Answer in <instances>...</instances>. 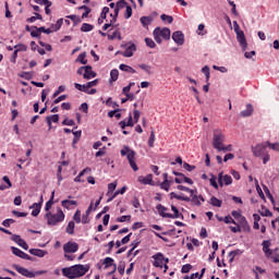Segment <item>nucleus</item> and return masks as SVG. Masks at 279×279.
<instances>
[{
	"label": "nucleus",
	"mask_w": 279,
	"mask_h": 279,
	"mask_svg": "<svg viewBox=\"0 0 279 279\" xmlns=\"http://www.w3.org/2000/svg\"><path fill=\"white\" fill-rule=\"evenodd\" d=\"M90 266L77 264L71 267L62 268V276L69 279L82 278V276H86Z\"/></svg>",
	"instance_id": "1"
},
{
	"label": "nucleus",
	"mask_w": 279,
	"mask_h": 279,
	"mask_svg": "<svg viewBox=\"0 0 279 279\" xmlns=\"http://www.w3.org/2000/svg\"><path fill=\"white\" fill-rule=\"evenodd\" d=\"M64 211H62V208L60 207H58L56 214L48 211L45 215V219H47L48 226H58V223H62V221H64Z\"/></svg>",
	"instance_id": "2"
},
{
	"label": "nucleus",
	"mask_w": 279,
	"mask_h": 279,
	"mask_svg": "<svg viewBox=\"0 0 279 279\" xmlns=\"http://www.w3.org/2000/svg\"><path fill=\"white\" fill-rule=\"evenodd\" d=\"M121 156H126V160L133 171H138V166L136 165V151L132 150L130 146H123L120 150Z\"/></svg>",
	"instance_id": "3"
},
{
	"label": "nucleus",
	"mask_w": 279,
	"mask_h": 279,
	"mask_svg": "<svg viewBox=\"0 0 279 279\" xmlns=\"http://www.w3.org/2000/svg\"><path fill=\"white\" fill-rule=\"evenodd\" d=\"M153 36L156 43H158V45H161L162 38L163 40H169L171 38V29H169L168 27L166 28L156 27L153 32Z\"/></svg>",
	"instance_id": "4"
},
{
	"label": "nucleus",
	"mask_w": 279,
	"mask_h": 279,
	"mask_svg": "<svg viewBox=\"0 0 279 279\" xmlns=\"http://www.w3.org/2000/svg\"><path fill=\"white\" fill-rule=\"evenodd\" d=\"M223 143H226V135H223V133L220 130H215L213 140L214 149H217V151H221Z\"/></svg>",
	"instance_id": "5"
},
{
	"label": "nucleus",
	"mask_w": 279,
	"mask_h": 279,
	"mask_svg": "<svg viewBox=\"0 0 279 279\" xmlns=\"http://www.w3.org/2000/svg\"><path fill=\"white\" fill-rule=\"evenodd\" d=\"M253 156L256 158H260V156H265L267 153L266 142L264 144H257L255 147H252Z\"/></svg>",
	"instance_id": "6"
},
{
	"label": "nucleus",
	"mask_w": 279,
	"mask_h": 279,
	"mask_svg": "<svg viewBox=\"0 0 279 279\" xmlns=\"http://www.w3.org/2000/svg\"><path fill=\"white\" fill-rule=\"evenodd\" d=\"M13 269H15L17 274H21V276H24L25 278H36V275L25 267L13 265Z\"/></svg>",
	"instance_id": "7"
},
{
	"label": "nucleus",
	"mask_w": 279,
	"mask_h": 279,
	"mask_svg": "<svg viewBox=\"0 0 279 279\" xmlns=\"http://www.w3.org/2000/svg\"><path fill=\"white\" fill-rule=\"evenodd\" d=\"M80 250V245L76 242H68L63 245V252L65 254H75Z\"/></svg>",
	"instance_id": "8"
},
{
	"label": "nucleus",
	"mask_w": 279,
	"mask_h": 279,
	"mask_svg": "<svg viewBox=\"0 0 279 279\" xmlns=\"http://www.w3.org/2000/svg\"><path fill=\"white\" fill-rule=\"evenodd\" d=\"M218 184L219 186H223V184H226V186H230V184H232V177H230V174L223 175V172H220L218 174Z\"/></svg>",
	"instance_id": "9"
},
{
	"label": "nucleus",
	"mask_w": 279,
	"mask_h": 279,
	"mask_svg": "<svg viewBox=\"0 0 279 279\" xmlns=\"http://www.w3.org/2000/svg\"><path fill=\"white\" fill-rule=\"evenodd\" d=\"M134 51H136V46L134 44H126L125 50L120 53L123 58H132V56H134Z\"/></svg>",
	"instance_id": "10"
},
{
	"label": "nucleus",
	"mask_w": 279,
	"mask_h": 279,
	"mask_svg": "<svg viewBox=\"0 0 279 279\" xmlns=\"http://www.w3.org/2000/svg\"><path fill=\"white\" fill-rule=\"evenodd\" d=\"M11 251H12V254H14V256H19V258H23L24 260H32V256H29L27 253L21 251V248L16 247V246H12Z\"/></svg>",
	"instance_id": "11"
},
{
	"label": "nucleus",
	"mask_w": 279,
	"mask_h": 279,
	"mask_svg": "<svg viewBox=\"0 0 279 279\" xmlns=\"http://www.w3.org/2000/svg\"><path fill=\"white\" fill-rule=\"evenodd\" d=\"M236 34V40L240 43V47L245 51L247 49V39H245V33L243 31H238Z\"/></svg>",
	"instance_id": "12"
},
{
	"label": "nucleus",
	"mask_w": 279,
	"mask_h": 279,
	"mask_svg": "<svg viewBox=\"0 0 279 279\" xmlns=\"http://www.w3.org/2000/svg\"><path fill=\"white\" fill-rule=\"evenodd\" d=\"M172 40L181 47L184 45V33L182 31H177L172 34Z\"/></svg>",
	"instance_id": "13"
},
{
	"label": "nucleus",
	"mask_w": 279,
	"mask_h": 279,
	"mask_svg": "<svg viewBox=\"0 0 279 279\" xmlns=\"http://www.w3.org/2000/svg\"><path fill=\"white\" fill-rule=\"evenodd\" d=\"M153 259L154 267H159L160 269H162V263H165V255L162 253H156L155 255H153Z\"/></svg>",
	"instance_id": "14"
},
{
	"label": "nucleus",
	"mask_w": 279,
	"mask_h": 279,
	"mask_svg": "<svg viewBox=\"0 0 279 279\" xmlns=\"http://www.w3.org/2000/svg\"><path fill=\"white\" fill-rule=\"evenodd\" d=\"M12 241H14V243L20 245V247H22L23 250H29V245L27 244V242H25V240L21 238V235H12Z\"/></svg>",
	"instance_id": "15"
},
{
	"label": "nucleus",
	"mask_w": 279,
	"mask_h": 279,
	"mask_svg": "<svg viewBox=\"0 0 279 279\" xmlns=\"http://www.w3.org/2000/svg\"><path fill=\"white\" fill-rule=\"evenodd\" d=\"M84 80H93V77H97V73L93 71V66L85 65V73H83Z\"/></svg>",
	"instance_id": "16"
},
{
	"label": "nucleus",
	"mask_w": 279,
	"mask_h": 279,
	"mask_svg": "<svg viewBox=\"0 0 279 279\" xmlns=\"http://www.w3.org/2000/svg\"><path fill=\"white\" fill-rule=\"evenodd\" d=\"M157 213L160 217H163V219H169L171 217V214L167 213L168 208L165 207L162 204H158L156 206Z\"/></svg>",
	"instance_id": "17"
},
{
	"label": "nucleus",
	"mask_w": 279,
	"mask_h": 279,
	"mask_svg": "<svg viewBox=\"0 0 279 279\" xmlns=\"http://www.w3.org/2000/svg\"><path fill=\"white\" fill-rule=\"evenodd\" d=\"M191 201L194 206H202V202L204 201V196L197 195V190L194 191L193 195H191Z\"/></svg>",
	"instance_id": "18"
},
{
	"label": "nucleus",
	"mask_w": 279,
	"mask_h": 279,
	"mask_svg": "<svg viewBox=\"0 0 279 279\" xmlns=\"http://www.w3.org/2000/svg\"><path fill=\"white\" fill-rule=\"evenodd\" d=\"M240 227L242 228L243 232H251L252 227H250V223L247 222V219L243 216L240 217L238 220Z\"/></svg>",
	"instance_id": "19"
},
{
	"label": "nucleus",
	"mask_w": 279,
	"mask_h": 279,
	"mask_svg": "<svg viewBox=\"0 0 279 279\" xmlns=\"http://www.w3.org/2000/svg\"><path fill=\"white\" fill-rule=\"evenodd\" d=\"M138 182L141 184H149L150 186H154V175L153 174H147L146 177H138Z\"/></svg>",
	"instance_id": "20"
},
{
	"label": "nucleus",
	"mask_w": 279,
	"mask_h": 279,
	"mask_svg": "<svg viewBox=\"0 0 279 279\" xmlns=\"http://www.w3.org/2000/svg\"><path fill=\"white\" fill-rule=\"evenodd\" d=\"M29 254H32L33 256H37L38 258H45L48 252L40 248H31Z\"/></svg>",
	"instance_id": "21"
},
{
	"label": "nucleus",
	"mask_w": 279,
	"mask_h": 279,
	"mask_svg": "<svg viewBox=\"0 0 279 279\" xmlns=\"http://www.w3.org/2000/svg\"><path fill=\"white\" fill-rule=\"evenodd\" d=\"M119 16V9H114V16L113 19H111L109 21V23H106L104 26H102V29L104 32H106L109 27H112L114 25V23H117V19Z\"/></svg>",
	"instance_id": "22"
},
{
	"label": "nucleus",
	"mask_w": 279,
	"mask_h": 279,
	"mask_svg": "<svg viewBox=\"0 0 279 279\" xmlns=\"http://www.w3.org/2000/svg\"><path fill=\"white\" fill-rule=\"evenodd\" d=\"M29 208H33L32 217H38L41 210V203H34Z\"/></svg>",
	"instance_id": "23"
},
{
	"label": "nucleus",
	"mask_w": 279,
	"mask_h": 279,
	"mask_svg": "<svg viewBox=\"0 0 279 279\" xmlns=\"http://www.w3.org/2000/svg\"><path fill=\"white\" fill-rule=\"evenodd\" d=\"M262 245L264 254H266V256H271L272 252L269 248L271 246V242L269 240H265Z\"/></svg>",
	"instance_id": "24"
},
{
	"label": "nucleus",
	"mask_w": 279,
	"mask_h": 279,
	"mask_svg": "<svg viewBox=\"0 0 279 279\" xmlns=\"http://www.w3.org/2000/svg\"><path fill=\"white\" fill-rule=\"evenodd\" d=\"M254 112V107L252 105H246V109L240 112V117H252Z\"/></svg>",
	"instance_id": "25"
},
{
	"label": "nucleus",
	"mask_w": 279,
	"mask_h": 279,
	"mask_svg": "<svg viewBox=\"0 0 279 279\" xmlns=\"http://www.w3.org/2000/svg\"><path fill=\"white\" fill-rule=\"evenodd\" d=\"M171 199H179L180 202H191V197L178 195L175 192L170 193Z\"/></svg>",
	"instance_id": "26"
},
{
	"label": "nucleus",
	"mask_w": 279,
	"mask_h": 279,
	"mask_svg": "<svg viewBox=\"0 0 279 279\" xmlns=\"http://www.w3.org/2000/svg\"><path fill=\"white\" fill-rule=\"evenodd\" d=\"M171 210L173 214H171V217L169 219H180V217H183L180 210H178V207L174 205H171Z\"/></svg>",
	"instance_id": "27"
},
{
	"label": "nucleus",
	"mask_w": 279,
	"mask_h": 279,
	"mask_svg": "<svg viewBox=\"0 0 279 279\" xmlns=\"http://www.w3.org/2000/svg\"><path fill=\"white\" fill-rule=\"evenodd\" d=\"M74 88H76V90H80L81 93H86V94L88 93V89H89L88 83H86L85 85H82L80 83H75Z\"/></svg>",
	"instance_id": "28"
},
{
	"label": "nucleus",
	"mask_w": 279,
	"mask_h": 279,
	"mask_svg": "<svg viewBox=\"0 0 279 279\" xmlns=\"http://www.w3.org/2000/svg\"><path fill=\"white\" fill-rule=\"evenodd\" d=\"M61 205L63 206V208H71V206H77V201H69V199H64L61 202Z\"/></svg>",
	"instance_id": "29"
},
{
	"label": "nucleus",
	"mask_w": 279,
	"mask_h": 279,
	"mask_svg": "<svg viewBox=\"0 0 279 279\" xmlns=\"http://www.w3.org/2000/svg\"><path fill=\"white\" fill-rule=\"evenodd\" d=\"M120 71H124L125 73H136V70H134L132 66L128 64H120L119 65Z\"/></svg>",
	"instance_id": "30"
},
{
	"label": "nucleus",
	"mask_w": 279,
	"mask_h": 279,
	"mask_svg": "<svg viewBox=\"0 0 279 279\" xmlns=\"http://www.w3.org/2000/svg\"><path fill=\"white\" fill-rule=\"evenodd\" d=\"M117 80H119V70L113 69L110 72V80H109V82H110V84H112V82H117Z\"/></svg>",
	"instance_id": "31"
},
{
	"label": "nucleus",
	"mask_w": 279,
	"mask_h": 279,
	"mask_svg": "<svg viewBox=\"0 0 279 279\" xmlns=\"http://www.w3.org/2000/svg\"><path fill=\"white\" fill-rule=\"evenodd\" d=\"M209 204H210L211 206H215L216 208H221L222 202H221V199H219V198L213 196V197L210 198V201H209Z\"/></svg>",
	"instance_id": "32"
},
{
	"label": "nucleus",
	"mask_w": 279,
	"mask_h": 279,
	"mask_svg": "<svg viewBox=\"0 0 279 279\" xmlns=\"http://www.w3.org/2000/svg\"><path fill=\"white\" fill-rule=\"evenodd\" d=\"M54 196H56V192H52L50 199L46 203V206H45L46 213H49V210H51V206H53V197Z\"/></svg>",
	"instance_id": "33"
},
{
	"label": "nucleus",
	"mask_w": 279,
	"mask_h": 279,
	"mask_svg": "<svg viewBox=\"0 0 279 279\" xmlns=\"http://www.w3.org/2000/svg\"><path fill=\"white\" fill-rule=\"evenodd\" d=\"M65 232H66L68 234H75V222H74V221H70V222L68 223V227H66V229H65Z\"/></svg>",
	"instance_id": "34"
},
{
	"label": "nucleus",
	"mask_w": 279,
	"mask_h": 279,
	"mask_svg": "<svg viewBox=\"0 0 279 279\" xmlns=\"http://www.w3.org/2000/svg\"><path fill=\"white\" fill-rule=\"evenodd\" d=\"M107 36H108V40H116V38H118V40H122L123 39L121 37V32H119V31H116L111 35H107Z\"/></svg>",
	"instance_id": "35"
},
{
	"label": "nucleus",
	"mask_w": 279,
	"mask_h": 279,
	"mask_svg": "<svg viewBox=\"0 0 279 279\" xmlns=\"http://www.w3.org/2000/svg\"><path fill=\"white\" fill-rule=\"evenodd\" d=\"M104 265H105V269H108V267H114V259H112L111 257H106L104 259Z\"/></svg>",
	"instance_id": "36"
},
{
	"label": "nucleus",
	"mask_w": 279,
	"mask_h": 279,
	"mask_svg": "<svg viewBox=\"0 0 279 279\" xmlns=\"http://www.w3.org/2000/svg\"><path fill=\"white\" fill-rule=\"evenodd\" d=\"M140 21H141L143 27H147L151 23L153 19H151V16H142L140 19Z\"/></svg>",
	"instance_id": "37"
},
{
	"label": "nucleus",
	"mask_w": 279,
	"mask_h": 279,
	"mask_svg": "<svg viewBox=\"0 0 279 279\" xmlns=\"http://www.w3.org/2000/svg\"><path fill=\"white\" fill-rule=\"evenodd\" d=\"M75 62H81V64H88V60H86V52L78 54Z\"/></svg>",
	"instance_id": "38"
},
{
	"label": "nucleus",
	"mask_w": 279,
	"mask_h": 279,
	"mask_svg": "<svg viewBox=\"0 0 279 279\" xmlns=\"http://www.w3.org/2000/svg\"><path fill=\"white\" fill-rule=\"evenodd\" d=\"M202 73H204L205 77H206V82L208 83L210 80V68L208 65H205L202 69Z\"/></svg>",
	"instance_id": "39"
},
{
	"label": "nucleus",
	"mask_w": 279,
	"mask_h": 279,
	"mask_svg": "<svg viewBox=\"0 0 279 279\" xmlns=\"http://www.w3.org/2000/svg\"><path fill=\"white\" fill-rule=\"evenodd\" d=\"M117 190V181L109 183L108 184V192H107V196H110L111 193H114V191Z\"/></svg>",
	"instance_id": "40"
},
{
	"label": "nucleus",
	"mask_w": 279,
	"mask_h": 279,
	"mask_svg": "<svg viewBox=\"0 0 279 279\" xmlns=\"http://www.w3.org/2000/svg\"><path fill=\"white\" fill-rule=\"evenodd\" d=\"M33 29L35 31L31 32L32 38H40V27L33 26Z\"/></svg>",
	"instance_id": "41"
},
{
	"label": "nucleus",
	"mask_w": 279,
	"mask_h": 279,
	"mask_svg": "<svg viewBox=\"0 0 279 279\" xmlns=\"http://www.w3.org/2000/svg\"><path fill=\"white\" fill-rule=\"evenodd\" d=\"M94 26L88 23H83L81 26V32H93Z\"/></svg>",
	"instance_id": "42"
},
{
	"label": "nucleus",
	"mask_w": 279,
	"mask_h": 279,
	"mask_svg": "<svg viewBox=\"0 0 279 279\" xmlns=\"http://www.w3.org/2000/svg\"><path fill=\"white\" fill-rule=\"evenodd\" d=\"M123 8H128V2H125V0L118 1V3L116 4V10H118V14L119 10H123Z\"/></svg>",
	"instance_id": "43"
},
{
	"label": "nucleus",
	"mask_w": 279,
	"mask_h": 279,
	"mask_svg": "<svg viewBox=\"0 0 279 279\" xmlns=\"http://www.w3.org/2000/svg\"><path fill=\"white\" fill-rule=\"evenodd\" d=\"M43 3H44V5H46V8H45L46 14H48V15L51 14V9H49L52 5L51 1L43 0Z\"/></svg>",
	"instance_id": "44"
},
{
	"label": "nucleus",
	"mask_w": 279,
	"mask_h": 279,
	"mask_svg": "<svg viewBox=\"0 0 279 279\" xmlns=\"http://www.w3.org/2000/svg\"><path fill=\"white\" fill-rule=\"evenodd\" d=\"M73 219L76 223H82V211L80 209L75 211Z\"/></svg>",
	"instance_id": "45"
},
{
	"label": "nucleus",
	"mask_w": 279,
	"mask_h": 279,
	"mask_svg": "<svg viewBox=\"0 0 279 279\" xmlns=\"http://www.w3.org/2000/svg\"><path fill=\"white\" fill-rule=\"evenodd\" d=\"M178 191H185V193H190V195H193L195 193V190H191L190 187H186L184 185H178Z\"/></svg>",
	"instance_id": "46"
},
{
	"label": "nucleus",
	"mask_w": 279,
	"mask_h": 279,
	"mask_svg": "<svg viewBox=\"0 0 279 279\" xmlns=\"http://www.w3.org/2000/svg\"><path fill=\"white\" fill-rule=\"evenodd\" d=\"M266 145H267V147H269L274 151H279V143L271 144L269 141H267Z\"/></svg>",
	"instance_id": "47"
},
{
	"label": "nucleus",
	"mask_w": 279,
	"mask_h": 279,
	"mask_svg": "<svg viewBox=\"0 0 279 279\" xmlns=\"http://www.w3.org/2000/svg\"><path fill=\"white\" fill-rule=\"evenodd\" d=\"M145 43L150 49H156V43L154 41V39L146 37Z\"/></svg>",
	"instance_id": "48"
},
{
	"label": "nucleus",
	"mask_w": 279,
	"mask_h": 279,
	"mask_svg": "<svg viewBox=\"0 0 279 279\" xmlns=\"http://www.w3.org/2000/svg\"><path fill=\"white\" fill-rule=\"evenodd\" d=\"M156 142V134L154 131L150 132V136L148 138V146L154 147V143Z\"/></svg>",
	"instance_id": "49"
},
{
	"label": "nucleus",
	"mask_w": 279,
	"mask_h": 279,
	"mask_svg": "<svg viewBox=\"0 0 279 279\" xmlns=\"http://www.w3.org/2000/svg\"><path fill=\"white\" fill-rule=\"evenodd\" d=\"M64 90H66V87L64 85H60L58 89L53 93L52 97L56 99V97H58L60 93H64Z\"/></svg>",
	"instance_id": "50"
},
{
	"label": "nucleus",
	"mask_w": 279,
	"mask_h": 279,
	"mask_svg": "<svg viewBox=\"0 0 279 279\" xmlns=\"http://www.w3.org/2000/svg\"><path fill=\"white\" fill-rule=\"evenodd\" d=\"M193 269V266L191 264H185L182 266L181 268V272L182 274H189V271H191Z\"/></svg>",
	"instance_id": "51"
},
{
	"label": "nucleus",
	"mask_w": 279,
	"mask_h": 279,
	"mask_svg": "<svg viewBox=\"0 0 279 279\" xmlns=\"http://www.w3.org/2000/svg\"><path fill=\"white\" fill-rule=\"evenodd\" d=\"M160 19H161V21H167V23H169L170 25H171V23H173V16H171V15L161 14Z\"/></svg>",
	"instance_id": "52"
},
{
	"label": "nucleus",
	"mask_w": 279,
	"mask_h": 279,
	"mask_svg": "<svg viewBox=\"0 0 279 279\" xmlns=\"http://www.w3.org/2000/svg\"><path fill=\"white\" fill-rule=\"evenodd\" d=\"M132 220V216L128 215V216H121L117 219V221L119 223H124V221H131Z\"/></svg>",
	"instance_id": "53"
},
{
	"label": "nucleus",
	"mask_w": 279,
	"mask_h": 279,
	"mask_svg": "<svg viewBox=\"0 0 279 279\" xmlns=\"http://www.w3.org/2000/svg\"><path fill=\"white\" fill-rule=\"evenodd\" d=\"M13 49H15L17 52L19 51H27V46H25L24 44H19V45H15L13 47Z\"/></svg>",
	"instance_id": "54"
},
{
	"label": "nucleus",
	"mask_w": 279,
	"mask_h": 279,
	"mask_svg": "<svg viewBox=\"0 0 279 279\" xmlns=\"http://www.w3.org/2000/svg\"><path fill=\"white\" fill-rule=\"evenodd\" d=\"M160 189H162V191L169 192V189H171V185H170L169 181L161 182L160 183Z\"/></svg>",
	"instance_id": "55"
},
{
	"label": "nucleus",
	"mask_w": 279,
	"mask_h": 279,
	"mask_svg": "<svg viewBox=\"0 0 279 279\" xmlns=\"http://www.w3.org/2000/svg\"><path fill=\"white\" fill-rule=\"evenodd\" d=\"M46 119H49L51 123H58V121H60V116L59 114L48 116Z\"/></svg>",
	"instance_id": "56"
},
{
	"label": "nucleus",
	"mask_w": 279,
	"mask_h": 279,
	"mask_svg": "<svg viewBox=\"0 0 279 279\" xmlns=\"http://www.w3.org/2000/svg\"><path fill=\"white\" fill-rule=\"evenodd\" d=\"M138 66L142 69V71H145V73L151 74V66H149L145 63H142Z\"/></svg>",
	"instance_id": "57"
},
{
	"label": "nucleus",
	"mask_w": 279,
	"mask_h": 279,
	"mask_svg": "<svg viewBox=\"0 0 279 279\" xmlns=\"http://www.w3.org/2000/svg\"><path fill=\"white\" fill-rule=\"evenodd\" d=\"M210 185L214 186V189H219V184H217V177L216 175H211V178L209 179Z\"/></svg>",
	"instance_id": "58"
},
{
	"label": "nucleus",
	"mask_w": 279,
	"mask_h": 279,
	"mask_svg": "<svg viewBox=\"0 0 279 279\" xmlns=\"http://www.w3.org/2000/svg\"><path fill=\"white\" fill-rule=\"evenodd\" d=\"M260 215L262 217H272L274 214L268 208L263 207V211L260 213Z\"/></svg>",
	"instance_id": "59"
},
{
	"label": "nucleus",
	"mask_w": 279,
	"mask_h": 279,
	"mask_svg": "<svg viewBox=\"0 0 279 279\" xmlns=\"http://www.w3.org/2000/svg\"><path fill=\"white\" fill-rule=\"evenodd\" d=\"M62 23H63L62 19L58 20L56 25L52 26V32H58V29H60V27H62Z\"/></svg>",
	"instance_id": "60"
},
{
	"label": "nucleus",
	"mask_w": 279,
	"mask_h": 279,
	"mask_svg": "<svg viewBox=\"0 0 279 279\" xmlns=\"http://www.w3.org/2000/svg\"><path fill=\"white\" fill-rule=\"evenodd\" d=\"M62 125H70V126H73V125H75V121H74V120H70L69 118H65V119L62 121Z\"/></svg>",
	"instance_id": "61"
},
{
	"label": "nucleus",
	"mask_w": 279,
	"mask_h": 279,
	"mask_svg": "<svg viewBox=\"0 0 279 279\" xmlns=\"http://www.w3.org/2000/svg\"><path fill=\"white\" fill-rule=\"evenodd\" d=\"M132 17V7L128 5L124 14V19H131Z\"/></svg>",
	"instance_id": "62"
},
{
	"label": "nucleus",
	"mask_w": 279,
	"mask_h": 279,
	"mask_svg": "<svg viewBox=\"0 0 279 279\" xmlns=\"http://www.w3.org/2000/svg\"><path fill=\"white\" fill-rule=\"evenodd\" d=\"M220 151H223V154H226L227 151H232V145L229 144V145H222V147L220 148Z\"/></svg>",
	"instance_id": "63"
},
{
	"label": "nucleus",
	"mask_w": 279,
	"mask_h": 279,
	"mask_svg": "<svg viewBox=\"0 0 279 279\" xmlns=\"http://www.w3.org/2000/svg\"><path fill=\"white\" fill-rule=\"evenodd\" d=\"M225 223H233V226H236V221L232 219V216H226L223 218Z\"/></svg>",
	"instance_id": "64"
}]
</instances>
